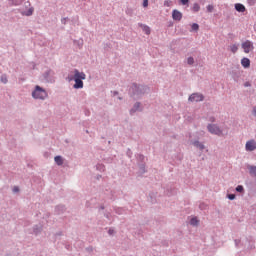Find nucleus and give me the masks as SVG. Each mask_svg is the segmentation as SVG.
Segmentation results:
<instances>
[{
  "label": "nucleus",
  "instance_id": "obj_1",
  "mask_svg": "<svg viewBox=\"0 0 256 256\" xmlns=\"http://www.w3.org/2000/svg\"><path fill=\"white\" fill-rule=\"evenodd\" d=\"M68 81H74V89H83V81L87 79V75L84 72H80L78 69H73L70 71L67 77Z\"/></svg>",
  "mask_w": 256,
  "mask_h": 256
},
{
  "label": "nucleus",
  "instance_id": "obj_2",
  "mask_svg": "<svg viewBox=\"0 0 256 256\" xmlns=\"http://www.w3.org/2000/svg\"><path fill=\"white\" fill-rule=\"evenodd\" d=\"M32 97L33 99H38L40 101H45L49 97V93H47V90L45 88L36 85L34 87V90L32 91Z\"/></svg>",
  "mask_w": 256,
  "mask_h": 256
},
{
  "label": "nucleus",
  "instance_id": "obj_3",
  "mask_svg": "<svg viewBox=\"0 0 256 256\" xmlns=\"http://www.w3.org/2000/svg\"><path fill=\"white\" fill-rule=\"evenodd\" d=\"M34 12L35 8L31 6V2L29 1L24 2V5L20 8L21 15H24L25 17H31Z\"/></svg>",
  "mask_w": 256,
  "mask_h": 256
},
{
  "label": "nucleus",
  "instance_id": "obj_4",
  "mask_svg": "<svg viewBox=\"0 0 256 256\" xmlns=\"http://www.w3.org/2000/svg\"><path fill=\"white\" fill-rule=\"evenodd\" d=\"M207 129L211 135H217V137H223L224 135L223 130H221L217 124H208Z\"/></svg>",
  "mask_w": 256,
  "mask_h": 256
},
{
  "label": "nucleus",
  "instance_id": "obj_5",
  "mask_svg": "<svg viewBox=\"0 0 256 256\" xmlns=\"http://www.w3.org/2000/svg\"><path fill=\"white\" fill-rule=\"evenodd\" d=\"M205 99V96L201 93H193L189 96L188 101L191 103H199V101H203Z\"/></svg>",
  "mask_w": 256,
  "mask_h": 256
},
{
  "label": "nucleus",
  "instance_id": "obj_6",
  "mask_svg": "<svg viewBox=\"0 0 256 256\" xmlns=\"http://www.w3.org/2000/svg\"><path fill=\"white\" fill-rule=\"evenodd\" d=\"M245 151L248 153H253V151H256V140L250 139L245 144Z\"/></svg>",
  "mask_w": 256,
  "mask_h": 256
},
{
  "label": "nucleus",
  "instance_id": "obj_7",
  "mask_svg": "<svg viewBox=\"0 0 256 256\" xmlns=\"http://www.w3.org/2000/svg\"><path fill=\"white\" fill-rule=\"evenodd\" d=\"M143 86H139L137 84H132V86L129 89V93L131 95H141L143 93Z\"/></svg>",
  "mask_w": 256,
  "mask_h": 256
},
{
  "label": "nucleus",
  "instance_id": "obj_8",
  "mask_svg": "<svg viewBox=\"0 0 256 256\" xmlns=\"http://www.w3.org/2000/svg\"><path fill=\"white\" fill-rule=\"evenodd\" d=\"M242 49L244 53H251V51L255 49V46H253V42L246 40L245 42L242 43Z\"/></svg>",
  "mask_w": 256,
  "mask_h": 256
},
{
  "label": "nucleus",
  "instance_id": "obj_9",
  "mask_svg": "<svg viewBox=\"0 0 256 256\" xmlns=\"http://www.w3.org/2000/svg\"><path fill=\"white\" fill-rule=\"evenodd\" d=\"M172 19L174 21H181L183 19V13H181L179 10H173Z\"/></svg>",
  "mask_w": 256,
  "mask_h": 256
},
{
  "label": "nucleus",
  "instance_id": "obj_10",
  "mask_svg": "<svg viewBox=\"0 0 256 256\" xmlns=\"http://www.w3.org/2000/svg\"><path fill=\"white\" fill-rule=\"evenodd\" d=\"M137 111H143V108L141 107V103L139 102L134 104L133 108L130 110V115L137 113Z\"/></svg>",
  "mask_w": 256,
  "mask_h": 256
},
{
  "label": "nucleus",
  "instance_id": "obj_11",
  "mask_svg": "<svg viewBox=\"0 0 256 256\" xmlns=\"http://www.w3.org/2000/svg\"><path fill=\"white\" fill-rule=\"evenodd\" d=\"M241 65L244 69H249L251 67V60L249 58H242Z\"/></svg>",
  "mask_w": 256,
  "mask_h": 256
},
{
  "label": "nucleus",
  "instance_id": "obj_12",
  "mask_svg": "<svg viewBox=\"0 0 256 256\" xmlns=\"http://www.w3.org/2000/svg\"><path fill=\"white\" fill-rule=\"evenodd\" d=\"M247 169H248L249 174L251 175V177H256V166L248 165Z\"/></svg>",
  "mask_w": 256,
  "mask_h": 256
},
{
  "label": "nucleus",
  "instance_id": "obj_13",
  "mask_svg": "<svg viewBox=\"0 0 256 256\" xmlns=\"http://www.w3.org/2000/svg\"><path fill=\"white\" fill-rule=\"evenodd\" d=\"M53 75H55V72H53V70H47L44 73V77L47 81H51V77H53Z\"/></svg>",
  "mask_w": 256,
  "mask_h": 256
},
{
  "label": "nucleus",
  "instance_id": "obj_14",
  "mask_svg": "<svg viewBox=\"0 0 256 256\" xmlns=\"http://www.w3.org/2000/svg\"><path fill=\"white\" fill-rule=\"evenodd\" d=\"M235 9L238 13H245V6L243 4H235Z\"/></svg>",
  "mask_w": 256,
  "mask_h": 256
},
{
  "label": "nucleus",
  "instance_id": "obj_15",
  "mask_svg": "<svg viewBox=\"0 0 256 256\" xmlns=\"http://www.w3.org/2000/svg\"><path fill=\"white\" fill-rule=\"evenodd\" d=\"M194 147H197L200 151H203L205 149V145L199 141H194L193 142Z\"/></svg>",
  "mask_w": 256,
  "mask_h": 256
},
{
  "label": "nucleus",
  "instance_id": "obj_16",
  "mask_svg": "<svg viewBox=\"0 0 256 256\" xmlns=\"http://www.w3.org/2000/svg\"><path fill=\"white\" fill-rule=\"evenodd\" d=\"M140 27L146 35H151V28L149 26L141 24Z\"/></svg>",
  "mask_w": 256,
  "mask_h": 256
},
{
  "label": "nucleus",
  "instance_id": "obj_17",
  "mask_svg": "<svg viewBox=\"0 0 256 256\" xmlns=\"http://www.w3.org/2000/svg\"><path fill=\"white\" fill-rule=\"evenodd\" d=\"M200 10H201V6H199L198 3H194V4H193V7H192V11H193L194 13H199Z\"/></svg>",
  "mask_w": 256,
  "mask_h": 256
},
{
  "label": "nucleus",
  "instance_id": "obj_18",
  "mask_svg": "<svg viewBox=\"0 0 256 256\" xmlns=\"http://www.w3.org/2000/svg\"><path fill=\"white\" fill-rule=\"evenodd\" d=\"M230 51L231 53H237V51H239V46L237 44L230 45Z\"/></svg>",
  "mask_w": 256,
  "mask_h": 256
},
{
  "label": "nucleus",
  "instance_id": "obj_19",
  "mask_svg": "<svg viewBox=\"0 0 256 256\" xmlns=\"http://www.w3.org/2000/svg\"><path fill=\"white\" fill-rule=\"evenodd\" d=\"M54 160H55V163H56L57 165H59V166L63 165V157H61V156H56V157L54 158Z\"/></svg>",
  "mask_w": 256,
  "mask_h": 256
},
{
  "label": "nucleus",
  "instance_id": "obj_20",
  "mask_svg": "<svg viewBox=\"0 0 256 256\" xmlns=\"http://www.w3.org/2000/svg\"><path fill=\"white\" fill-rule=\"evenodd\" d=\"M190 225H193L194 227L199 225V220L197 219V217L191 218Z\"/></svg>",
  "mask_w": 256,
  "mask_h": 256
},
{
  "label": "nucleus",
  "instance_id": "obj_21",
  "mask_svg": "<svg viewBox=\"0 0 256 256\" xmlns=\"http://www.w3.org/2000/svg\"><path fill=\"white\" fill-rule=\"evenodd\" d=\"M11 5H15V6H18V5H21V3H23V1L25 0H9Z\"/></svg>",
  "mask_w": 256,
  "mask_h": 256
},
{
  "label": "nucleus",
  "instance_id": "obj_22",
  "mask_svg": "<svg viewBox=\"0 0 256 256\" xmlns=\"http://www.w3.org/2000/svg\"><path fill=\"white\" fill-rule=\"evenodd\" d=\"M0 81H1V83H4V85L5 84H7L8 83V78H7V76L5 75V74H3L1 77H0Z\"/></svg>",
  "mask_w": 256,
  "mask_h": 256
},
{
  "label": "nucleus",
  "instance_id": "obj_23",
  "mask_svg": "<svg viewBox=\"0 0 256 256\" xmlns=\"http://www.w3.org/2000/svg\"><path fill=\"white\" fill-rule=\"evenodd\" d=\"M96 169L98 170V171H105V165H103V164H97L96 165Z\"/></svg>",
  "mask_w": 256,
  "mask_h": 256
},
{
  "label": "nucleus",
  "instance_id": "obj_24",
  "mask_svg": "<svg viewBox=\"0 0 256 256\" xmlns=\"http://www.w3.org/2000/svg\"><path fill=\"white\" fill-rule=\"evenodd\" d=\"M192 31H199V24L193 23L191 26Z\"/></svg>",
  "mask_w": 256,
  "mask_h": 256
},
{
  "label": "nucleus",
  "instance_id": "obj_25",
  "mask_svg": "<svg viewBox=\"0 0 256 256\" xmlns=\"http://www.w3.org/2000/svg\"><path fill=\"white\" fill-rule=\"evenodd\" d=\"M236 191H237L238 193H243V192L245 191V189L243 188V186L238 185V186L236 187Z\"/></svg>",
  "mask_w": 256,
  "mask_h": 256
},
{
  "label": "nucleus",
  "instance_id": "obj_26",
  "mask_svg": "<svg viewBox=\"0 0 256 256\" xmlns=\"http://www.w3.org/2000/svg\"><path fill=\"white\" fill-rule=\"evenodd\" d=\"M171 5H173V2L171 0L164 1V6L165 7H171Z\"/></svg>",
  "mask_w": 256,
  "mask_h": 256
},
{
  "label": "nucleus",
  "instance_id": "obj_27",
  "mask_svg": "<svg viewBox=\"0 0 256 256\" xmlns=\"http://www.w3.org/2000/svg\"><path fill=\"white\" fill-rule=\"evenodd\" d=\"M187 63L188 65H193V63H195V59L193 57H188Z\"/></svg>",
  "mask_w": 256,
  "mask_h": 256
},
{
  "label": "nucleus",
  "instance_id": "obj_28",
  "mask_svg": "<svg viewBox=\"0 0 256 256\" xmlns=\"http://www.w3.org/2000/svg\"><path fill=\"white\" fill-rule=\"evenodd\" d=\"M213 9H215V7H213V5H208L207 6L208 13H213Z\"/></svg>",
  "mask_w": 256,
  "mask_h": 256
},
{
  "label": "nucleus",
  "instance_id": "obj_29",
  "mask_svg": "<svg viewBox=\"0 0 256 256\" xmlns=\"http://www.w3.org/2000/svg\"><path fill=\"white\" fill-rule=\"evenodd\" d=\"M143 7L146 8V7H149V0H143Z\"/></svg>",
  "mask_w": 256,
  "mask_h": 256
},
{
  "label": "nucleus",
  "instance_id": "obj_30",
  "mask_svg": "<svg viewBox=\"0 0 256 256\" xmlns=\"http://www.w3.org/2000/svg\"><path fill=\"white\" fill-rule=\"evenodd\" d=\"M182 5H189V0H180Z\"/></svg>",
  "mask_w": 256,
  "mask_h": 256
},
{
  "label": "nucleus",
  "instance_id": "obj_31",
  "mask_svg": "<svg viewBox=\"0 0 256 256\" xmlns=\"http://www.w3.org/2000/svg\"><path fill=\"white\" fill-rule=\"evenodd\" d=\"M208 121H210V123H215L216 119L214 116H211L208 118Z\"/></svg>",
  "mask_w": 256,
  "mask_h": 256
},
{
  "label": "nucleus",
  "instance_id": "obj_32",
  "mask_svg": "<svg viewBox=\"0 0 256 256\" xmlns=\"http://www.w3.org/2000/svg\"><path fill=\"white\" fill-rule=\"evenodd\" d=\"M228 199H230V201H233V199H235V194H228Z\"/></svg>",
  "mask_w": 256,
  "mask_h": 256
},
{
  "label": "nucleus",
  "instance_id": "obj_33",
  "mask_svg": "<svg viewBox=\"0 0 256 256\" xmlns=\"http://www.w3.org/2000/svg\"><path fill=\"white\" fill-rule=\"evenodd\" d=\"M68 19H69V18H63V19L61 20V23H62L63 25H66Z\"/></svg>",
  "mask_w": 256,
  "mask_h": 256
},
{
  "label": "nucleus",
  "instance_id": "obj_34",
  "mask_svg": "<svg viewBox=\"0 0 256 256\" xmlns=\"http://www.w3.org/2000/svg\"><path fill=\"white\" fill-rule=\"evenodd\" d=\"M13 191H14V193H19V187H17V186L14 187V188H13Z\"/></svg>",
  "mask_w": 256,
  "mask_h": 256
},
{
  "label": "nucleus",
  "instance_id": "obj_35",
  "mask_svg": "<svg viewBox=\"0 0 256 256\" xmlns=\"http://www.w3.org/2000/svg\"><path fill=\"white\" fill-rule=\"evenodd\" d=\"M108 233H109L110 235H113V234L115 233V230L109 229V230H108Z\"/></svg>",
  "mask_w": 256,
  "mask_h": 256
},
{
  "label": "nucleus",
  "instance_id": "obj_36",
  "mask_svg": "<svg viewBox=\"0 0 256 256\" xmlns=\"http://www.w3.org/2000/svg\"><path fill=\"white\" fill-rule=\"evenodd\" d=\"M112 93H113L114 97H115V95H119V92H117V91H114Z\"/></svg>",
  "mask_w": 256,
  "mask_h": 256
},
{
  "label": "nucleus",
  "instance_id": "obj_37",
  "mask_svg": "<svg viewBox=\"0 0 256 256\" xmlns=\"http://www.w3.org/2000/svg\"><path fill=\"white\" fill-rule=\"evenodd\" d=\"M244 85H245V87H249V85H251V84H249V82H246Z\"/></svg>",
  "mask_w": 256,
  "mask_h": 256
},
{
  "label": "nucleus",
  "instance_id": "obj_38",
  "mask_svg": "<svg viewBox=\"0 0 256 256\" xmlns=\"http://www.w3.org/2000/svg\"><path fill=\"white\" fill-rule=\"evenodd\" d=\"M81 47H83V42H81V44H80V49H81Z\"/></svg>",
  "mask_w": 256,
  "mask_h": 256
}]
</instances>
